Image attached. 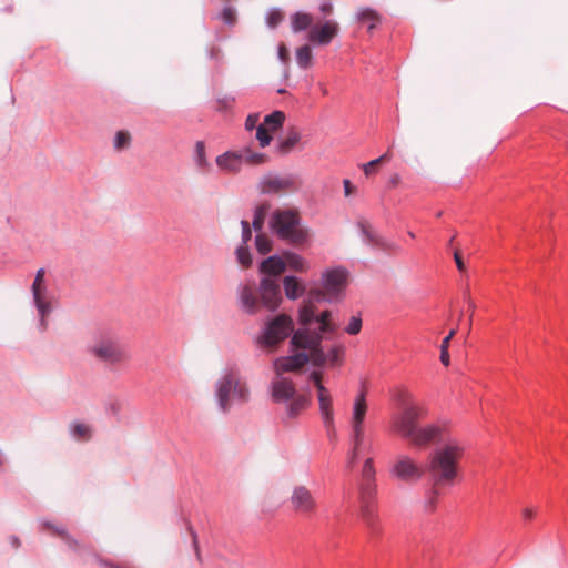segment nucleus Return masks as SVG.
Returning <instances> with one entry per match:
<instances>
[{
	"mask_svg": "<svg viewBox=\"0 0 568 568\" xmlns=\"http://www.w3.org/2000/svg\"><path fill=\"white\" fill-rule=\"evenodd\" d=\"M398 412L392 417V430L414 446H426L442 438V428L436 424L419 426V420L426 416L423 405L416 403L408 392L396 395Z\"/></svg>",
	"mask_w": 568,
	"mask_h": 568,
	"instance_id": "obj_1",
	"label": "nucleus"
},
{
	"mask_svg": "<svg viewBox=\"0 0 568 568\" xmlns=\"http://www.w3.org/2000/svg\"><path fill=\"white\" fill-rule=\"evenodd\" d=\"M332 312L324 311L318 317V327L298 328L291 337V346L311 352V363L314 366L323 367L329 365L336 367L342 365L345 354L343 345L332 346L327 353L322 347L325 334H334L338 325L331 321Z\"/></svg>",
	"mask_w": 568,
	"mask_h": 568,
	"instance_id": "obj_2",
	"label": "nucleus"
},
{
	"mask_svg": "<svg viewBox=\"0 0 568 568\" xmlns=\"http://www.w3.org/2000/svg\"><path fill=\"white\" fill-rule=\"evenodd\" d=\"M466 446L456 438H449L435 448L425 466L429 483L436 486L453 487L459 475V460Z\"/></svg>",
	"mask_w": 568,
	"mask_h": 568,
	"instance_id": "obj_3",
	"label": "nucleus"
},
{
	"mask_svg": "<svg viewBox=\"0 0 568 568\" xmlns=\"http://www.w3.org/2000/svg\"><path fill=\"white\" fill-rule=\"evenodd\" d=\"M377 487L375 483V468L373 458L364 462L361 480L358 483L359 515L372 532L378 530V515L376 511Z\"/></svg>",
	"mask_w": 568,
	"mask_h": 568,
	"instance_id": "obj_4",
	"label": "nucleus"
},
{
	"mask_svg": "<svg viewBox=\"0 0 568 568\" xmlns=\"http://www.w3.org/2000/svg\"><path fill=\"white\" fill-rule=\"evenodd\" d=\"M272 232L282 241L301 246L310 237L308 230L302 226L300 214L293 209H276L270 217Z\"/></svg>",
	"mask_w": 568,
	"mask_h": 568,
	"instance_id": "obj_5",
	"label": "nucleus"
},
{
	"mask_svg": "<svg viewBox=\"0 0 568 568\" xmlns=\"http://www.w3.org/2000/svg\"><path fill=\"white\" fill-rule=\"evenodd\" d=\"M270 389L274 403L285 404V414L288 419L296 418L310 405V398L297 394L294 382L288 377L276 375Z\"/></svg>",
	"mask_w": 568,
	"mask_h": 568,
	"instance_id": "obj_6",
	"label": "nucleus"
},
{
	"mask_svg": "<svg viewBox=\"0 0 568 568\" xmlns=\"http://www.w3.org/2000/svg\"><path fill=\"white\" fill-rule=\"evenodd\" d=\"M89 353L99 362L115 366L130 359V354L124 344L121 343L118 335L113 332L105 331L95 335Z\"/></svg>",
	"mask_w": 568,
	"mask_h": 568,
	"instance_id": "obj_7",
	"label": "nucleus"
},
{
	"mask_svg": "<svg viewBox=\"0 0 568 568\" xmlns=\"http://www.w3.org/2000/svg\"><path fill=\"white\" fill-rule=\"evenodd\" d=\"M231 395L233 399L240 403L247 402L250 397L248 388L246 384L240 379L239 371L235 367L226 368L216 382L215 397L223 413L230 409Z\"/></svg>",
	"mask_w": 568,
	"mask_h": 568,
	"instance_id": "obj_8",
	"label": "nucleus"
},
{
	"mask_svg": "<svg viewBox=\"0 0 568 568\" xmlns=\"http://www.w3.org/2000/svg\"><path fill=\"white\" fill-rule=\"evenodd\" d=\"M267 160L266 154L243 148L237 151H226L216 158V165L227 173H237L243 165H260Z\"/></svg>",
	"mask_w": 568,
	"mask_h": 568,
	"instance_id": "obj_9",
	"label": "nucleus"
},
{
	"mask_svg": "<svg viewBox=\"0 0 568 568\" xmlns=\"http://www.w3.org/2000/svg\"><path fill=\"white\" fill-rule=\"evenodd\" d=\"M295 332L292 318L285 314H280L266 323L265 328L257 337V343L261 346H275Z\"/></svg>",
	"mask_w": 568,
	"mask_h": 568,
	"instance_id": "obj_10",
	"label": "nucleus"
},
{
	"mask_svg": "<svg viewBox=\"0 0 568 568\" xmlns=\"http://www.w3.org/2000/svg\"><path fill=\"white\" fill-rule=\"evenodd\" d=\"M44 268H39L31 286L33 305L40 315L39 324L41 329L47 328L45 317L51 313L49 291L44 281Z\"/></svg>",
	"mask_w": 568,
	"mask_h": 568,
	"instance_id": "obj_11",
	"label": "nucleus"
},
{
	"mask_svg": "<svg viewBox=\"0 0 568 568\" xmlns=\"http://www.w3.org/2000/svg\"><path fill=\"white\" fill-rule=\"evenodd\" d=\"M327 302V293L323 288H312L308 291L307 300L298 310L300 328H316L318 327V317L316 314L315 303Z\"/></svg>",
	"mask_w": 568,
	"mask_h": 568,
	"instance_id": "obj_12",
	"label": "nucleus"
},
{
	"mask_svg": "<svg viewBox=\"0 0 568 568\" xmlns=\"http://www.w3.org/2000/svg\"><path fill=\"white\" fill-rule=\"evenodd\" d=\"M389 471L390 475L398 480L404 483H417L423 478L425 468L410 456L402 454L396 457Z\"/></svg>",
	"mask_w": 568,
	"mask_h": 568,
	"instance_id": "obj_13",
	"label": "nucleus"
},
{
	"mask_svg": "<svg viewBox=\"0 0 568 568\" xmlns=\"http://www.w3.org/2000/svg\"><path fill=\"white\" fill-rule=\"evenodd\" d=\"M347 282V272L342 267L327 270L322 274V285L327 293V302L338 300Z\"/></svg>",
	"mask_w": 568,
	"mask_h": 568,
	"instance_id": "obj_14",
	"label": "nucleus"
},
{
	"mask_svg": "<svg viewBox=\"0 0 568 568\" xmlns=\"http://www.w3.org/2000/svg\"><path fill=\"white\" fill-rule=\"evenodd\" d=\"M297 187V179L293 174L277 175L268 173L260 182V191L264 194L295 191Z\"/></svg>",
	"mask_w": 568,
	"mask_h": 568,
	"instance_id": "obj_15",
	"label": "nucleus"
},
{
	"mask_svg": "<svg viewBox=\"0 0 568 568\" xmlns=\"http://www.w3.org/2000/svg\"><path fill=\"white\" fill-rule=\"evenodd\" d=\"M291 506L293 510L297 514L310 516L312 515L317 507V501L311 490L303 486H295L291 498H290Z\"/></svg>",
	"mask_w": 568,
	"mask_h": 568,
	"instance_id": "obj_16",
	"label": "nucleus"
},
{
	"mask_svg": "<svg viewBox=\"0 0 568 568\" xmlns=\"http://www.w3.org/2000/svg\"><path fill=\"white\" fill-rule=\"evenodd\" d=\"M351 448L347 453L346 467L353 469L363 453H369L372 445L365 440L364 427L351 426Z\"/></svg>",
	"mask_w": 568,
	"mask_h": 568,
	"instance_id": "obj_17",
	"label": "nucleus"
},
{
	"mask_svg": "<svg viewBox=\"0 0 568 568\" xmlns=\"http://www.w3.org/2000/svg\"><path fill=\"white\" fill-rule=\"evenodd\" d=\"M311 362V352H298L293 355L282 356L273 362V367L278 376H283L284 373L296 372L301 369L305 364Z\"/></svg>",
	"mask_w": 568,
	"mask_h": 568,
	"instance_id": "obj_18",
	"label": "nucleus"
},
{
	"mask_svg": "<svg viewBox=\"0 0 568 568\" xmlns=\"http://www.w3.org/2000/svg\"><path fill=\"white\" fill-rule=\"evenodd\" d=\"M260 294L263 305L271 311H274L282 300L280 285L273 277H263L261 280Z\"/></svg>",
	"mask_w": 568,
	"mask_h": 568,
	"instance_id": "obj_19",
	"label": "nucleus"
},
{
	"mask_svg": "<svg viewBox=\"0 0 568 568\" xmlns=\"http://www.w3.org/2000/svg\"><path fill=\"white\" fill-rule=\"evenodd\" d=\"M338 33V24L334 21H325L322 26L310 29L307 40L317 45H327Z\"/></svg>",
	"mask_w": 568,
	"mask_h": 568,
	"instance_id": "obj_20",
	"label": "nucleus"
},
{
	"mask_svg": "<svg viewBox=\"0 0 568 568\" xmlns=\"http://www.w3.org/2000/svg\"><path fill=\"white\" fill-rule=\"evenodd\" d=\"M357 227L361 231L364 243L373 247H378L385 251L392 250L395 245L387 241L385 237L375 233L365 221H358Z\"/></svg>",
	"mask_w": 568,
	"mask_h": 568,
	"instance_id": "obj_21",
	"label": "nucleus"
},
{
	"mask_svg": "<svg viewBox=\"0 0 568 568\" xmlns=\"http://www.w3.org/2000/svg\"><path fill=\"white\" fill-rule=\"evenodd\" d=\"M318 412L323 424H328L334 417L333 396L327 388H321L317 393Z\"/></svg>",
	"mask_w": 568,
	"mask_h": 568,
	"instance_id": "obj_22",
	"label": "nucleus"
},
{
	"mask_svg": "<svg viewBox=\"0 0 568 568\" xmlns=\"http://www.w3.org/2000/svg\"><path fill=\"white\" fill-rule=\"evenodd\" d=\"M285 270H286V267H285V261H284L283 255L278 256L275 254V255L268 256L267 258L263 260L262 263L260 264V272L262 274L268 275L267 277L278 276Z\"/></svg>",
	"mask_w": 568,
	"mask_h": 568,
	"instance_id": "obj_23",
	"label": "nucleus"
},
{
	"mask_svg": "<svg viewBox=\"0 0 568 568\" xmlns=\"http://www.w3.org/2000/svg\"><path fill=\"white\" fill-rule=\"evenodd\" d=\"M367 408L365 392H361L354 399L351 426L364 427Z\"/></svg>",
	"mask_w": 568,
	"mask_h": 568,
	"instance_id": "obj_24",
	"label": "nucleus"
},
{
	"mask_svg": "<svg viewBox=\"0 0 568 568\" xmlns=\"http://www.w3.org/2000/svg\"><path fill=\"white\" fill-rule=\"evenodd\" d=\"M239 300L242 310L247 314H255L257 311V298L254 291L248 285H241L239 287Z\"/></svg>",
	"mask_w": 568,
	"mask_h": 568,
	"instance_id": "obj_25",
	"label": "nucleus"
},
{
	"mask_svg": "<svg viewBox=\"0 0 568 568\" xmlns=\"http://www.w3.org/2000/svg\"><path fill=\"white\" fill-rule=\"evenodd\" d=\"M283 288L285 296L288 300L295 301L298 297L303 296L306 292V287L296 276L286 275L283 278Z\"/></svg>",
	"mask_w": 568,
	"mask_h": 568,
	"instance_id": "obj_26",
	"label": "nucleus"
},
{
	"mask_svg": "<svg viewBox=\"0 0 568 568\" xmlns=\"http://www.w3.org/2000/svg\"><path fill=\"white\" fill-rule=\"evenodd\" d=\"M283 257L285 261V267H288L290 270L297 272V273H306L308 272L311 265L310 262L304 258L302 255L292 252V251H284Z\"/></svg>",
	"mask_w": 568,
	"mask_h": 568,
	"instance_id": "obj_27",
	"label": "nucleus"
},
{
	"mask_svg": "<svg viewBox=\"0 0 568 568\" xmlns=\"http://www.w3.org/2000/svg\"><path fill=\"white\" fill-rule=\"evenodd\" d=\"M356 19L358 22L366 24L367 30L369 32L373 31L377 27L378 23H381L379 13L376 10L368 8V7L358 9V11L356 13Z\"/></svg>",
	"mask_w": 568,
	"mask_h": 568,
	"instance_id": "obj_28",
	"label": "nucleus"
},
{
	"mask_svg": "<svg viewBox=\"0 0 568 568\" xmlns=\"http://www.w3.org/2000/svg\"><path fill=\"white\" fill-rule=\"evenodd\" d=\"M313 17L306 12H295L291 16V29L298 33L312 28Z\"/></svg>",
	"mask_w": 568,
	"mask_h": 568,
	"instance_id": "obj_29",
	"label": "nucleus"
},
{
	"mask_svg": "<svg viewBox=\"0 0 568 568\" xmlns=\"http://www.w3.org/2000/svg\"><path fill=\"white\" fill-rule=\"evenodd\" d=\"M301 140V134L292 129L287 132L286 136L280 140L276 144V150L281 154H288L296 146Z\"/></svg>",
	"mask_w": 568,
	"mask_h": 568,
	"instance_id": "obj_30",
	"label": "nucleus"
},
{
	"mask_svg": "<svg viewBox=\"0 0 568 568\" xmlns=\"http://www.w3.org/2000/svg\"><path fill=\"white\" fill-rule=\"evenodd\" d=\"M448 488L447 486H436L430 484V488L428 493L426 494L425 498V509L428 513L435 511L438 503L439 495L443 489Z\"/></svg>",
	"mask_w": 568,
	"mask_h": 568,
	"instance_id": "obj_31",
	"label": "nucleus"
},
{
	"mask_svg": "<svg viewBox=\"0 0 568 568\" xmlns=\"http://www.w3.org/2000/svg\"><path fill=\"white\" fill-rule=\"evenodd\" d=\"M296 63L301 69H308L312 64V49L308 44H304L296 50Z\"/></svg>",
	"mask_w": 568,
	"mask_h": 568,
	"instance_id": "obj_32",
	"label": "nucleus"
},
{
	"mask_svg": "<svg viewBox=\"0 0 568 568\" xmlns=\"http://www.w3.org/2000/svg\"><path fill=\"white\" fill-rule=\"evenodd\" d=\"M285 121V114L282 111H273L264 118V125H268L271 131H276L282 128Z\"/></svg>",
	"mask_w": 568,
	"mask_h": 568,
	"instance_id": "obj_33",
	"label": "nucleus"
},
{
	"mask_svg": "<svg viewBox=\"0 0 568 568\" xmlns=\"http://www.w3.org/2000/svg\"><path fill=\"white\" fill-rule=\"evenodd\" d=\"M194 161L200 169H206L209 161L205 153V144L203 141H197L194 148Z\"/></svg>",
	"mask_w": 568,
	"mask_h": 568,
	"instance_id": "obj_34",
	"label": "nucleus"
},
{
	"mask_svg": "<svg viewBox=\"0 0 568 568\" xmlns=\"http://www.w3.org/2000/svg\"><path fill=\"white\" fill-rule=\"evenodd\" d=\"M255 247L261 255H266L272 251V241L266 234L257 233L255 236Z\"/></svg>",
	"mask_w": 568,
	"mask_h": 568,
	"instance_id": "obj_35",
	"label": "nucleus"
},
{
	"mask_svg": "<svg viewBox=\"0 0 568 568\" xmlns=\"http://www.w3.org/2000/svg\"><path fill=\"white\" fill-rule=\"evenodd\" d=\"M131 143V135L125 132V131H118L115 136H114V141H113V146L115 150L118 151H121V150H124L126 148H129Z\"/></svg>",
	"mask_w": 568,
	"mask_h": 568,
	"instance_id": "obj_36",
	"label": "nucleus"
},
{
	"mask_svg": "<svg viewBox=\"0 0 568 568\" xmlns=\"http://www.w3.org/2000/svg\"><path fill=\"white\" fill-rule=\"evenodd\" d=\"M71 434L77 438L89 439L91 437V428L83 423H74L71 425Z\"/></svg>",
	"mask_w": 568,
	"mask_h": 568,
	"instance_id": "obj_37",
	"label": "nucleus"
},
{
	"mask_svg": "<svg viewBox=\"0 0 568 568\" xmlns=\"http://www.w3.org/2000/svg\"><path fill=\"white\" fill-rule=\"evenodd\" d=\"M235 253H236L237 262L242 266H244V267H250L251 266V264H252V256L250 254L247 245H240L236 248Z\"/></svg>",
	"mask_w": 568,
	"mask_h": 568,
	"instance_id": "obj_38",
	"label": "nucleus"
},
{
	"mask_svg": "<svg viewBox=\"0 0 568 568\" xmlns=\"http://www.w3.org/2000/svg\"><path fill=\"white\" fill-rule=\"evenodd\" d=\"M265 219V209L263 206H257L254 211V216L252 221V227L255 232L261 233L264 226Z\"/></svg>",
	"mask_w": 568,
	"mask_h": 568,
	"instance_id": "obj_39",
	"label": "nucleus"
},
{
	"mask_svg": "<svg viewBox=\"0 0 568 568\" xmlns=\"http://www.w3.org/2000/svg\"><path fill=\"white\" fill-rule=\"evenodd\" d=\"M283 13L280 9L273 8L266 14V24L274 29L283 21Z\"/></svg>",
	"mask_w": 568,
	"mask_h": 568,
	"instance_id": "obj_40",
	"label": "nucleus"
},
{
	"mask_svg": "<svg viewBox=\"0 0 568 568\" xmlns=\"http://www.w3.org/2000/svg\"><path fill=\"white\" fill-rule=\"evenodd\" d=\"M47 526L51 528L57 535H59L71 549H77L78 541L72 538L64 528L55 527L49 524H47Z\"/></svg>",
	"mask_w": 568,
	"mask_h": 568,
	"instance_id": "obj_41",
	"label": "nucleus"
},
{
	"mask_svg": "<svg viewBox=\"0 0 568 568\" xmlns=\"http://www.w3.org/2000/svg\"><path fill=\"white\" fill-rule=\"evenodd\" d=\"M256 140L258 141L261 148H265L271 143L272 136L265 129L264 124H260L256 128Z\"/></svg>",
	"mask_w": 568,
	"mask_h": 568,
	"instance_id": "obj_42",
	"label": "nucleus"
},
{
	"mask_svg": "<svg viewBox=\"0 0 568 568\" xmlns=\"http://www.w3.org/2000/svg\"><path fill=\"white\" fill-rule=\"evenodd\" d=\"M362 329L361 316H352L349 323L345 327V332L349 335H357Z\"/></svg>",
	"mask_w": 568,
	"mask_h": 568,
	"instance_id": "obj_43",
	"label": "nucleus"
},
{
	"mask_svg": "<svg viewBox=\"0 0 568 568\" xmlns=\"http://www.w3.org/2000/svg\"><path fill=\"white\" fill-rule=\"evenodd\" d=\"M390 159V154L389 152H386L384 153L383 155H381L379 158L377 159H374L365 164H363V170L365 172L366 175H369L372 174L374 168L378 164V163H382L384 161H387Z\"/></svg>",
	"mask_w": 568,
	"mask_h": 568,
	"instance_id": "obj_44",
	"label": "nucleus"
},
{
	"mask_svg": "<svg viewBox=\"0 0 568 568\" xmlns=\"http://www.w3.org/2000/svg\"><path fill=\"white\" fill-rule=\"evenodd\" d=\"M234 101L235 98L230 95L217 99L215 109L220 112L227 111L233 106Z\"/></svg>",
	"mask_w": 568,
	"mask_h": 568,
	"instance_id": "obj_45",
	"label": "nucleus"
},
{
	"mask_svg": "<svg viewBox=\"0 0 568 568\" xmlns=\"http://www.w3.org/2000/svg\"><path fill=\"white\" fill-rule=\"evenodd\" d=\"M241 226H242V245H247V243L250 242V240L252 237V231H251L250 223L245 220H242Z\"/></svg>",
	"mask_w": 568,
	"mask_h": 568,
	"instance_id": "obj_46",
	"label": "nucleus"
},
{
	"mask_svg": "<svg viewBox=\"0 0 568 568\" xmlns=\"http://www.w3.org/2000/svg\"><path fill=\"white\" fill-rule=\"evenodd\" d=\"M258 120H260V114L258 113H252V114H248L246 120H245V129L247 131H252L254 129H256L258 125Z\"/></svg>",
	"mask_w": 568,
	"mask_h": 568,
	"instance_id": "obj_47",
	"label": "nucleus"
},
{
	"mask_svg": "<svg viewBox=\"0 0 568 568\" xmlns=\"http://www.w3.org/2000/svg\"><path fill=\"white\" fill-rule=\"evenodd\" d=\"M322 372L320 371H313L310 374V381L314 383L317 393L320 392L321 388H326L322 383Z\"/></svg>",
	"mask_w": 568,
	"mask_h": 568,
	"instance_id": "obj_48",
	"label": "nucleus"
},
{
	"mask_svg": "<svg viewBox=\"0 0 568 568\" xmlns=\"http://www.w3.org/2000/svg\"><path fill=\"white\" fill-rule=\"evenodd\" d=\"M464 300H465V302L467 303L468 308H469V311H470V315H469V318H468V329H470L471 322H473V313H474V311H475V308H476V304H475V303H474V301L470 298L468 290H466V291L464 292Z\"/></svg>",
	"mask_w": 568,
	"mask_h": 568,
	"instance_id": "obj_49",
	"label": "nucleus"
},
{
	"mask_svg": "<svg viewBox=\"0 0 568 568\" xmlns=\"http://www.w3.org/2000/svg\"><path fill=\"white\" fill-rule=\"evenodd\" d=\"M326 435L329 439H334L336 437V427H335V418L331 419L328 424H323Z\"/></svg>",
	"mask_w": 568,
	"mask_h": 568,
	"instance_id": "obj_50",
	"label": "nucleus"
},
{
	"mask_svg": "<svg viewBox=\"0 0 568 568\" xmlns=\"http://www.w3.org/2000/svg\"><path fill=\"white\" fill-rule=\"evenodd\" d=\"M221 16H222V20L225 23L232 24L234 22V12H233L232 8H230V7L224 8Z\"/></svg>",
	"mask_w": 568,
	"mask_h": 568,
	"instance_id": "obj_51",
	"label": "nucleus"
},
{
	"mask_svg": "<svg viewBox=\"0 0 568 568\" xmlns=\"http://www.w3.org/2000/svg\"><path fill=\"white\" fill-rule=\"evenodd\" d=\"M277 54H278V59L283 63H287V61H288V52H287V49H286L285 44L282 43V44L278 45Z\"/></svg>",
	"mask_w": 568,
	"mask_h": 568,
	"instance_id": "obj_52",
	"label": "nucleus"
},
{
	"mask_svg": "<svg viewBox=\"0 0 568 568\" xmlns=\"http://www.w3.org/2000/svg\"><path fill=\"white\" fill-rule=\"evenodd\" d=\"M99 564L104 568H133V567L125 566V565L114 564V562H111V561H108L104 559H100Z\"/></svg>",
	"mask_w": 568,
	"mask_h": 568,
	"instance_id": "obj_53",
	"label": "nucleus"
},
{
	"mask_svg": "<svg viewBox=\"0 0 568 568\" xmlns=\"http://www.w3.org/2000/svg\"><path fill=\"white\" fill-rule=\"evenodd\" d=\"M320 11L324 14V16H328L332 13L333 11V3L331 1H325L323 3L320 4Z\"/></svg>",
	"mask_w": 568,
	"mask_h": 568,
	"instance_id": "obj_54",
	"label": "nucleus"
},
{
	"mask_svg": "<svg viewBox=\"0 0 568 568\" xmlns=\"http://www.w3.org/2000/svg\"><path fill=\"white\" fill-rule=\"evenodd\" d=\"M456 334V329H452L449 332V334L443 339L442 342V345H440V348H444V349H448L449 347V342L450 339L454 337V335Z\"/></svg>",
	"mask_w": 568,
	"mask_h": 568,
	"instance_id": "obj_55",
	"label": "nucleus"
},
{
	"mask_svg": "<svg viewBox=\"0 0 568 568\" xmlns=\"http://www.w3.org/2000/svg\"><path fill=\"white\" fill-rule=\"evenodd\" d=\"M189 530H190L191 536H192V542H193V547H194V549H195L196 556H197V558H200V549H199V544H197V535H196V532L192 529V527H189Z\"/></svg>",
	"mask_w": 568,
	"mask_h": 568,
	"instance_id": "obj_56",
	"label": "nucleus"
},
{
	"mask_svg": "<svg viewBox=\"0 0 568 568\" xmlns=\"http://www.w3.org/2000/svg\"><path fill=\"white\" fill-rule=\"evenodd\" d=\"M440 362L445 366L449 365V353H448V349L440 348Z\"/></svg>",
	"mask_w": 568,
	"mask_h": 568,
	"instance_id": "obj_57",
	"label": "nucleus"
},
{
	"mask_svg": "<svg viewBox=\"0 0 568 568\" xmlns=\"http://www.w3.org/2000/svg\"><path fill=\"white\" fill-rule=\"evenodd\" d=\"M454 258H455V262H456V265H457V268L463 272L465 270V265H464V262L459 255L458 252H455L454 253Z\"/></svg>",
	"mask_w": 568,
	"mask_h": 568,
	"instance_id": "obj_58",
	"label": "nucleus"
},
{
	"mask_svg": "<svg viewBox=\"0 0 568 568\" xmlns=\"http://www.w3.org/2000/svg\"><path fill=\"white\" fill-rule=\"evenodd\" d=\"M535 514H536L535 509L529 508V507H527V508H525V509L523 510V517H524L525 519H527V520L532 519V518H534V516H535Z\"/></svg>",
	"mask_w": 568,
	"mask_h": 568,
	"instance_id": "obj_59",
	"label": "nucleus"
},
{
	"mask_svg": "<svg viewBox=\"0 0 568 568\" xmlns=\"http://www.w3.org/2000/svg\"><path fill=\"white\" fill-rule=\"evenodd\" d=\"M343 184H344L345 195L348 196L352 193V183L349 180H344Z\"/></svg>",
	"mask_w": 568,
	"mask_h": 568,
	"instance_id": "obj_60",
	"label": "nucleus"
},
{
	"mask_svg": "<svg viewBox=\"0 0 568 568\" xmlns=\"http://www.w3.org/2000/svg\"><path fill=\"white\" fill-rule=\"evenodd\" d=\"M400 182V176L398 174H394L390 179H389V185L390 186H396L398 185V183Z\"/></svg>",
	"mask_w": 568,
	"mask_h": 568,
	"instance_id": "obj_61",
	"label": "nucleus"
},
{
	"mask_svg": "<svg viewBox=\"0 0 568 568\" xmlns=\"http://www.w3.org/2000/svg\"><path fill=\"white\" fill-rule=\"evenodd\" d=\"M10 544L12 545V547L14 548H19L20 547V540L18 537L16 536H11L10 537Z\"/></svg>",
	"mask_w": 568,
	"mask_h": 568,
	"instance_id": "obj_62",
	"label": "nucleus"
},
{
	"mask_svg": "<svg viewBox=\"0 0 568 568\" xmlns=\"http://www.w3.org/2000/svg\"><path fill=\"white\" fill-rule=\"evenodd\" d=\"M408 236H409V237H412V239H414V237H415V234H414L412 231H409V232H408Z\"/></svg>",
	"mask_w": 568,
	"mask_h": 568,
	"instance_id": "obj_63",
	"label": "nucleus"
},
{
	"mask_svg": "<svg viewBox=\"0 0 568 568\" xmlns=\"http://www.w3.org/2000/svg\"><path fill=\"white\" fill-rule=\"evenodd\" d=\"M322 93H323V94H327V89L323 87V88H322Z\"/></svg>",
	"mask_w": 568,
	"mask_h": 568,
	"instance_id": "obj_64",
	"label": "nucleus"
}]
</instances>
